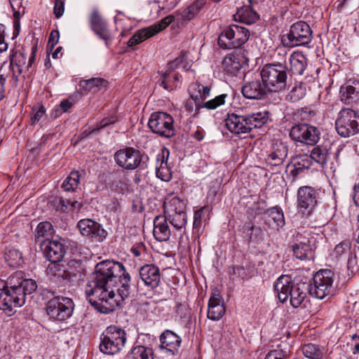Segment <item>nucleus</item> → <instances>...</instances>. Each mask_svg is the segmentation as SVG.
I'll return each mask as SVG.
<instances>
[{"mask_svg": "<svg viewBox=\"0 0 359 359\" xmlns=\"http://www.w3.org/2000/svg\"><path fill=\"white\" fill-rule=\"evenodd\" d=\"M130 282V274L122 263L104 260L96 264L86 294L101 313H109L128 297Z\"/></svg>", "mask_w": 359, "mask_h": 359, "instance_id": "f257e3e1", "label": "nucleus"}, {"mask_svg": "<svg viewBox=\"0 0 359 359\" xmlns=\"http://www.w3.org/2000/svg\"><path fill=\"white\" fill-rule=\"evenodd\" d=\"M36 288V281L24 278L22 271L13 273L6 281L0 280V310L13 313L14 308L25 304L27 295L32 294Z\"/></svg>", "mask_w": 359, "mask_h": 359, "instance_id": "f03ea898", "label": "nucleus"}, {"mask_svg": "<svg viewBox=\"0 0 359 359\" xmlns=\"http://www.w3.org/2000/svg\"><path fill=\"white\" fill-rule=\"evenodd\" d=\"M274 290L282 303L290 297L293 308L299 307L307 297L309 286L305 283H294L290 276H280L274 283Z\"/></svg>", "mask_w": 359, "mask_h": 359, "instance_id": "7ed1b4c3", "label": "nucleus"}, {"mask_svg": "<svg viewBox=\"0 0 359 359\" xmlns=\"http://www.w3.org/2000/svg\"><path fill=\"white\" fill-rule=\"evenodd\" d=\"M269 112L259 111L245 115L228 114L225 118V126L232 133L241 135L250 133L253 128L263 126L268 121Z\"/></svg>", "mask_w": 359, "mask_h": 359, "instance_id": "20e7f679", "label": "nucleus"}, {"mask_svg": "<svg viewBox=\"0 0 359 359\" xmlns=\"http://www.w3.org/2000/svg\"><path fill=\"white\" fill-rule=\"evenodd\" d=\"M288 67L282 65H265L260 72L262 81L268 90L281 92L287 86Z\"/></svg>", "mask_w": 359, "mask_h": 359, "instance_id": "39448f33", "label": "nucleus"}, {"mask_svg": "<svg viewBox=\"0 0 359 359\" xmlns=\"http://www.w3.org/2000/svg\"><path fill=\"white\" fill-rule=\"evenodd\" d=\"M126 342V333L116 326H109L101 337L100 350L107 355L118 353Z\"/></svg>", "mask_w": 359, "mask_h": 359, "instance_id": "423d86ee", "label": "nucleus"}, {"mask_svg": "<svg viewBox=\"0 0 359 359\" xmlns=\"http://www.w3.org/2000/svg\"><path fill=\"white\" fill-rule=\"evenodd\" d=\"M114 160L120 167L126 170H144L147 168L149 157L139 150L127 147L117 151L114 154Z\"/></svg>", "mask_w": 359, "mask_h": 359, "instance_id": "0eeeda50", "label": "nucleus"}, {"mask_svg": "<svg viewBox=\"0 0 359 359\" xmlns=\"http://www.w3.org/2000/svg\"><path fill=\"white\" fill-rule=\"evenodd\" d=\"M312 40V30L304 21L293 23L289 33L281 38L282 43L287 48L308 45Z\"/></svg>", "mask_w": 359, "mask_h": 359, "instance_id": "6e6552de", "label": "nucleus"}, {"mask_svg": "<svg viewBox=\"0 0 359 359\" xmlns=\"http://www.w3.org/2000/svg\"><path fill=\"white\" fill-rule=\"evenodd\" d=\"M313 283L309 289V293L320 299L332 295L335 290L333 287L334 273L330 269L318 271L313 276Z\"/></svg>", "mask_w": 359, "mask_h": 359, "instance_id": "1a4fd4ad", "label": "nucleus"}, {"mask_svg": "<svg viewBox=\"0 0 359 359\" xmlns=\"http://www.w3.org/2000/svg\"><path fill=\"white\" fill-rule=\"evenodd\" d=\"M249 36L248 29L237 25H231L220 34L218 44L223 48H237L247 42Z\"/></svg>", "mask_w": 359, "mask_h": 359, "instance_id": "9d476101", "label": "nucleus"}, {"mask_svg": "<svg viewBox=\"0 0 359 359\" xmlns=\"http://www.w3.org/2000/svg\"><path fill=\"white\" fill-rule=\"evenodd\" d=\"M337 133L348 137L359 133V114L350 108H344L338 114L335 121Z\"/></svg>", "mask_w": 359, "mask_h": 359, "instance_id": "9b49d317", "label": "nucleus"}, {"mask_svg": "<svg viewBox=\"0 0 359 359\" xmlns=\"http://www.w3.org/2000/svg\"><path fill=\"white\" fill-rule=\"evenodd\" d=\"M74 304L72 299L57 296L50 299L46 304L48 316L57 321L63 322L69 319L73 313Z\"/></svg>", "mask_w": 359, "mask_h": 359, "instance_id": "f8f14e48", "label": "nucleus"}, {"mask_svg": "<svg viewBox=\"0 0 359 359\" xmlns=\"http://www.w3.org/2000/svg\"><path fill=\"white\" fill-rule=\"evenodd\" d=\"M173 122V118L169 114L156 111L151 114L148 126L153 133L169 138L175 135Z\"/></svg>", "mask_w": 359, "mask_h": 359, "instance_id": "ddd939ff", "label": "nucleus"}, {"mask_svg": "<svg viewBox=\"0 0 359 359\" xmlns=\"http://www.w3.org/2000/svg\"><path fill=\"white\" fill-rule=\"evenodd\" d=\"M318 128L306 123L296 124L290 131V137L294 141L307 145H315L320 140Z\"/></svg>", "mask_w": 359, "mask_h": 359, "instance_id": "4468645a", "label": "nucleus"}, {"mask_svg": "<svg viewBox=\"0 0 359 359\" xmlns=\"http://www.w3.org/2000/svg\"><path fill=\"white\" fill-rule=\"evenodd\" d=\"M175 17L170 15L162 19L157 24L141 29L137 31L128 42V46L133 47L144 40L156 35L161 31L165 29L171 22L175 20Z\"/></svg>", "mask_w": 359, "mask_h": 359, "instance_id": "2eb2a0df", "label": "nucleus"}, {"mask_svg": "<svg viewBox=\"0 0 359 359\" xmlns=\"http://www.w3.org/2000/svg\"><path fill=\"white\" fill-rule=\"evenodd\" d=\"M318 193L313 187L305 186L298 190L297 201L299 211L305 215H310L315 209Z\"/></svg>", "mask_w": 359, "mask_h": 359, "instance_id": "dca6fc26", "label": "nucleus"}, {"mask_svg": "<svg viewBox=\"0 0 359 359\" xmlns=\"http://www.w3.org/2000/svg\"><path fill=\"white\" fill-rule=\"evenodd\" d=\"M77 226L83 236L88 237L95 242L103 241L107 235V232L100 224L90 219L80 220Z\"/></svg>", "mask_w": 359, "mask_h": 359, "instance_id": "f3484780", "label": "nucleus"}, {"mask_svg": "<svg viewBox=\"0 0 359 359\" xmlns=\"http://www.w3.org/2000/svg\"><path fill=\"white\" fill-rule=\"evenodd\" d=\"M90 26L92 31L108 45L111 34L107 22L102 18L97 9H93L89 15Z\"/></svg>", "mask_w": 359, "mask_h": 359, "instance_id": "a211bd4d", "label": "nucleus"}, {"mask_svg": "<svg viewBox=\"0 0 359 359\" xmlns=\"http://www.w3.org/2000/svg\"><path fill=\"white\" fill-rule=\"evenodd\" d=\"M41 249L50 264L60 262L66 254L65 245L59 241H43Z\"/></svg>", "mask_w": 359, "mask_h": 359, "instance_id": "6ab92c4d", "label": "nucleus"}, {"mask_svg": "<svg viewBox=\"0 0 359 359\" xmlns=\"http://www.w3.org/2000/svg\"><path fill=\"white\" fill-rule=\"evenodd\" d=\"M159 347L161 351L169 355H174L178 353L182 343V339L174 332L166 330L159 337Z\"/></svg>", "mask_w": 359, "mask_h": 359, "instance_id": "aec40b11", "label": "nucleus"}, {"mask_svg": "<svg viewBox=\"0 0 359 359\" xmlns=\"http://www.w3.org/2000/svg\"><path fill=\"white\" fill-rule=\"evenodd\" d=\"M170 151L163 147L156 156V175L164 182H169L172 178V172L168 165Z\"/></svg>", "mask_w": 359, "mask_h": 359, "instance_id": "412c9836", "label": "nucleus"}, {"mask_svg": "<svg viewBox=\"0 0 359 359\" xmlns=\"http://www.w3.org/2000/svg\"><path fill=\"white\" fill-rule=\"evenodd\" d=\"M266 88L258 79L247 81L241 88L243 95L249 100H262L266 95Z\"/></svg>", "mask_w": 359, "mask_h": 359, "instance_id": "4be33fe9", "label": "nucleus"}, {"mask_svg": "<svg viewBox=\"0 0 359 359\" xmlns=\"http://www.w3.org/2000/svg\"><path fill=\"white\" fill-rule=\"evenodd\" d=\"M287 147L285 143L280 141L274 142L271 151L266 159L267 164L272 166L283 165L287 156Z\"/></svg>", "mask_w": 359, "mask_h": 359, "instance_id": "5701e85b", "label": "nucleus"}, {"mask_svg": "<svg viewBox=\"0 0 359 359\" xmlns=\"http://www.w3.org/2000/svg\"><path fill=\"white\" fill-rule=\"evenodd\" d=\"M224 300L219 294L214 293L208 301L207 316L212 320H219L225 313Z\"/></svg>", "mask_w": 359, "mask_h": 359, "instance_id": "b1692460", "label": "nucleus"}, {"mask_svg": "<svg viewBox=\"0 0 359 359\" xmlns=\"http://www.w3.org/2000/svg\"><path fill=\"white\" fill-rule=\"evenodd\" d=\"M140 276L144 283L154 288L157 287L160 282L159 269L154 264H146L142 266L139 271Z\"/></svg>", "mask_w": 359, "mask_h": 359, "instance_id": "393cba45", "label": "nucleus"}, {"mask_svg": "<svg viewBox=\"0 0 359 359\" xmlns=\"http://www.w3.org/2000/svg\"><path fill=\"white\" fill-rule=\"evenodd\" d=\"M339 97L345 104H351L359 100V81L347 83L340 88Z\"/></svg>", "mask_w": 359, "mask_h": 359, "instance_id": "a878e982", "label": "nucleus"}, {"mask_svg": "<svg viewBox=\"0 0 359 359\" xmlns=\"http://www.w3.org/2000/svg\"><path fill=\"white\" fill-rule=\"evenodd\" d=\"M172 233L168 221L163 215L156 216L154 220L153 234L154 238L160 241H167Z\"/></svg>", "mask_w": 359, "mask_h": 359, "instance_id": "bb28decb", "label": "nucleus"}, {"mask_svg": "<svg viewBox=\"0 0 359 359\" xmlns=\"http://www.w3.org/2000/svg\"><path fill=\"white\" fill-rule=\"evenodd\" d=\"M163 216L172 226L173 229L176 230V231H173L172 232L174 236H179L180 237V241H179L180 243L182 235L186 231V224L187 222V213L165 214Z\"/></svg>", "mask_w": 359, "mask_h": 359, "instance_id": "cd10ccee", "label": "nucleus"}, {"mask_svg": "<svg viewBox=\"0 0 359 359\" xmlns=\"http://www.w3.org/2000/svg\"><path fill=\"white\" fill-rule=\"evenodd\" d=\"M174 70L168 69L161 74V78L158 81L160 86L168 91H172L180 86V76L177 73H173Z\"/></svg>", "mask_w": 359, "mask_h": 359, "instance_id": "c85d7f7f", "label": "nucleus"}, {"mask_svg": "<svg viewBox=\"0 0 359 359\" xmlns=\"http://www.w3.org/2000/svg\"><path fill=\"white\" fill-rule=\"evenodd\" d=\"M233 19L236 21L251 25L259 19V15L249 4L238 8L237 12L233 15Z\"/></svg>", "mask_w": 359, "mask_h": 359, "instance_id": "c756f323", "label": "nucleus"}, {"mask_svg": "<svg viewBox=\"0 0 359 359\" xmlns=\"http://www.w3.org/2000/svg\"><path fill=\"white\" fill-rule=\"evenodd\" d=\"M289 70L294 74L302 75L306 66V58L300 52H294L289 56Z\"/></svg>", "mask_w": 359, "mask_h": 359, "instance_id": "7c9ffc66", "label": "nucleus"}, {"mask_svg": "<svg viewBox=\"0 0 359 359\" xmlns=\"http://www.w3.org/2000/svg\"><path fill=\"white\" fill-rule=\"evenodd\" d=\"M81 176V172L78 170L72 171L64 180L61 188L65 191H76L79 188Z\"/></svg>", "mask_w": 359, "mask_h": 359, "instance_id": "2f4dec72", "label": "nucleus"}, {"mask_svg": "<svg viewBox=\"0 0 359 359\" xmlns=\"http://www.w3.org/2000/svg\"><path fill=\"white\" fill-rule=\"evenodd\" d=\"M294 255L299 259H310L313 257V250L309 242L301 241L292 247Z\"/></svg>", "mask_w": 359, "mask_h": 359, "instance_id": "473e14b6", "label": "nucleus"}, {"mask_svg": "<svg viewBox=\"0 0 359 359\" xmlns=\"http://www.w3.org/2000/svg\"><path fill=\"white\" fill-rule=\"evenodd\" d=\"M54 233V229L52 224L49 222H40L35 231L34 237L36 241H50L48 238Z\"/></svg>", "mask_w": 359, "mask_h": 359, "instance_id": "72a5a7b5", "label": "nucleus"}, {"mask_svg": "<svg viewBox=\"0 0 359 359\" xmlns=\"http://www.w3.org/2000/svg\"><path fill=\"white\" fill-rule=\"evenodd\" d=\"M294 168L292 170L293 175L299 174L302 170L309 169L313 161L311 155L306 154H298L294 158Z\"/></svg>", "mask_w": 359, "mask_h": 359, "instance_id": "f704fd0d", "label": "nucleus"}, {"mask_svg": "<svg viewBox=\"0 0 359 359\" xmlns=\"http://www.w3.org/2000/svg\"><path fill=\"white\" fill-rule=\"evenodd\" d=\"M165 214H178L186 212V205L182 200L178 197H172L165 201L163 205Z\"/></svg>", "mask_w": 359, "mask_h": 359, "instance_id": "c9c22d12", "label": "nucleus"}, {"mask_svg": "<svg viewBox=\"0 0 359 359\" xmlns=\"http://www.w3.org/2000/svg\"><path fill=\"white\" fill-rule=\"evenodd\" d=\"M306 95V86L302 82H296L286 95V100L296 102L302 100Z\"/></svg>", "mask_w": 359, "mask_h": 359, "instance_id": "e433bc0d", "label": "nucleus"}, {"mask_svg": "<svg viewBox=\"0 0 359 359\" xmlns=\"http://www.w3.org/2000/svg\"><path fill=\"white\" fill-rule=\"evenodd\" d=\"M312 161H315L319 165H325L329 158L328 150L325 147H316L313 148L310 154Z\"/></svg>", "mask_w": 359, "mask_h": 359, "instance_id": "4c0bfd02", "label": "nucleus"}, {"mask_svg": "<svg viewBox=\"0 0 359 359\" xmlns=\"http://www.w3.org/2000/svg\"><path fill=\"white\" fill-rule=\"evenodd\" d=\"M248 59L243 54H237L236 55H233L229 57H225L224 60V63L226 65L231 63L233 67L231 69H229V71L233 72L241 69L243 65L248 64Z\"/></svg>", "mask_w": 359, "mask_h": 359, "instance_id": "58836bf2", "label": "nucleus"}, {"mask_svg": "<svg viewBox=\"0 0 359 359\" xmlns=\"http://www.w3.org/2000/svg\"><path fill=\"white\" fill-rule=\"evenodd\" d=\"M302 353L309 359H322L324 354L323 351L313 344H305L302 347Z\"/></svg>", "mask_w": 359, "mask_h": 359, "instance_id": "ea45409f", "label": "nucleus"}, {"mask_svg": "<svg viewBox=\"0 0 359 359\" xmlns=\"http://www.w3.org/2000/svg\"><path fill=\"white\" fill-rule=\"evenodd\" d=\"M288 54L289 50L287 49V46L283 45L282 47L277 48L273 53V58L275 61L273 63H269V65H282L284 67H288L287 65Z\"/></svg>", "mask_w": 359, "mask_h": 359, "instance_id": "a19ab883", "label": "nucleus"}, {"mask_svg": "<svg viewBox=\"0 0 359 359\" xmlns=\"http://www.w3.org/2000/svg\"><path fill=\"white\" fill-rule=\"evenodd\" d=\"M46 271L48 274L68 280L69 276L66 272V264H60V262L50 264Z\"/></svg>", "mask_w": 359, "mask_h": 359, "instance_id": "79ce46f5", "label": "nucleus"}, {"mask_svg": "<svg viewBox=\"0 0 359 359\" xmlns=\"http://www.w3.org/2000/svg\"><path fill=\"white\" fill-rule=\"evenodd\" d=\"M266 215L273 221L277 227L285 224V217L282 209L278 206L266 210Z\"/></svg>", "mask_w": 359, "mask_h": 359, "instance_id": "37998d69", "label": "nucleus"}, {"mask_svg": "<svg viewBox=\"0 0 359 359\" xmlns=\"http://www.w3.org/2000/svg\"><path fill=\"white\" fill-rule=\"evenodd\" d=\"M169 70H175L177 68H182L184 70H189L191 68V65L187 61V58L186 57V54L184 52H181V54L179 57L175 59L173 61L170 62L168 65Z\"/></svg>", "mask_w": 359, "mask_h": 359, "instance_id": "c03bdc74", "label": "nucleus"}, {"mask_svg": "<svg viewBox=\"0 0 359 359\" xmlns=\"http://www.w3.org/2000/svg\"><path fill=\"white\" fill-rule=\"evenodd\" d=\"M106 81L100 78H92L90 79L84 81L81 83V86L83 90L87 91L96 92L100 90L102 86H104Z\"/></svg>", "mask_w": 359, "mask_h": 359, "instance_id": "a18cd8bd", "label": "nucleus"}, {"mask_svg": "<svg viewBox=\"0 0 359 359\" xmlns=\"http://www.w3.org/2000/svg\"><path fill=\"white\" fill-rule=\"evenodd\" d=\"M151 348L144 346H137L132 350V355L135 359H153Z\"/></svg>", "mask_w": 359, "mask_h": 359, "instance_id": "49530a36", "label": "nucleus"}, {"mask_svg": "<svg viewBox=\"0 0 359 359\" xmlns=\"http://www.w3.org/2000/svg\"><path fill=\"white\" fill-rule=\"evenodd\" d=\"M27 57L25 53L17 51L13 55V58L11 61V65H16L18 67V72H22V67L26 65Z\"/></svg>", "mask_w": 359, "mask_h": 359, "instance_id": "de8ad7c7", "label": "nucleus"}, {"mask_svg": "<svg viewBox=\"0 0 359 359\" xmlns=\"http://www.w3.org/2000/svg\"><path fill=\"white\" fill-rule=\"evenodd\" d=\"M226 97V94H222L216 96L215 98L205 102L202 107L206 108L208 109H215L225 103Z\"/></svg>", "mask_w": 359, "mask_h": 359, "instance_id": "09e8293b", "label": "nucleus"}, {"mask_svg": "<svg viewBox=\"0 0 359 359\" xmlns=\"http://www.w3.org/2000/svg\"><path fill=\"white\" fill-rule=\"evenodd\" d=\"M347 266L352 271L359 270V247L354 248L353 254L348 259Z\"/></svg>", "mask_w": 359, "mask_h": 359, "instance_id": "8fccbe9b", "label": "nucleus"}, {"mask_svg": "<svg viewBox=\"0 0 359 359\" xmlns=\"http://www.w3.org/2000/svg\"><path fill=\"white\" fill-rule=\"evenodd\" d=\"M80 264L75 260H71L66 264V272L69 276L68 280L76 277L80 273Z\"/></svg>", "mask_w": 359, "mask_h": 359, "instance_id": "3c124183", "label": "nucleus"}, {"mask_svg": "<svg viewBox=\"0 0 359 359\" xmlns=\"http://www.w3.org/2000/svg\"><path fill=\"white\" fill-rule=\"evenodd\" d=\"M351 250V243L349 241H343L337 245L333 251V255L337 258L341 257L344 254H346Z\"/></svg>", "mask_w": 359, "mask_h": 359, "instance_id": "603ef678", "label": "nucleus"}, {"mask_svg": "<svg viewBox=\"0 0 359 359\" xmlns=\"http://www.w3.org/2000/svg\"><path fill=\"white\" fill-rule=\"evenodd\" d=\"M196 15L195 13L189 6L176 12V17L180 18L183 21H189L194 18Z\"/></svg>", "mask_w": 359, "mask_h": 359, "instance_id": "864d4df0", "label": "nucleus"}, {"mask_svg": "<svg viewBox=\"0 0 359 359\" xmlns=\"http://www.w3.org/2000/svg\"><path fill=\"white\" fill-rule=\"evenodd\" d=\"M46 113V109L43 106H41L38 109H33V114L31 117V124L35 125L38 122H39L43 117L44 116Z\"/></svg>", "mask_w": 359, "mask_h": 359, "instance_id": "5fc2aeb1", "label": "nucleus"}, {"mask_svg": "<svg viewBox=\"0 0 359 359\" xmlns=\"http://www.w3.org/2000/svg\"><path fill=\"white\" fill-rule=\"evenodd\" d=\"M117 118L116 116H110L109 117L104 118L97 126L92 130L91 133L99 130L110 124L116 123Z\"/></svg>", "mask_w": 359, "mask_h": 359, "instance_id": "6e6d98bb", "label": "nucleus"}, {"mask_svg": "<svg viewBox=\"0 0 359 359\" xmlns=\"http://www.w3.org/2000/svg\"><path fill=\"white\" fill-rule=\"evenodd\" d=\"M70 201L68 199H64L62 198H58L55 200V206L56 209L61 212H67L69 210Z\"/></svg>", "mask_w": 359, "mask_h": 359, "instance_id": "4d7b16f0", "label": "nucleus"}, {"mask_svg": "<svg viewBox=\"0 0 359 359\" xmlns=\"http://www.w3.org/2000/svg\"><path fill=\"white\" fill-rule=\"evenodd\" d=\"M65 2V0H55L53 12L57 18H60L64 13Z\"/></svg>", "mask_w": 359, "mask_h": 359, "instance_id": "13d9d810", "label": "nucleus"}, {"mask_svg": "<svg viewBox=\"0 0 359 359\" xmlns=\"http://www.w3.org/2000/svg\"><path fill=\"white\" fill-rule=\"evenodd\" d=\"M8 49V44L5 41V26L0 23V53Z\"/></svg>", "mask_w": 359, "mask_h": 359, "instance_id": "bf43d9fd", "label": "nucleus"}, {"mask_svg": "<svg viewBox=\"0 0 359 359\" xmlns=\"http://www.w3.org/2000/svg\"><path fill=\"white\" fill-rule=\"evenodd\" d=\"M6 258L7 260H15L18 263L22 259V254L16 250H10L6 253Z\"/></svg>", "mask_w": 359, "mask_h": 359, "instance_id": "052dcab7", "label": "nucleus"}, {"mask_svg": "<svg viewBox=\"0 0 359 359\" xmlns=\"http://www.w3.org/2000/svg\"><path fill=\"white\" fill-rule=\"evenodd\" d=\"M205 4L206 0H196L189 6L197 15Z\"/></svg>", "mask_w": 359, "mask_h": 359, "instance_id": "680f3d73", "label": "nucleus"}, {"mask_svg": "<svg viewBox=\"0 0 359 359\" xmlns=\"http://www.w3.org/2000/svg\"><path fill=\"white\" fill-rule=\"evenodd\" d=\"M58 40H59V32H58V31H56V30L52 31L50 32V36H49L48 46L50 48H53L54 46L57 43Z\"/></svg>", "mask_w": 359, "mask_h": 359, "instance_id": "e2e57ef3", "label": "nucleus"}, {"mask_svg": "<svg viewBox=\"0 0 359 359\" xmlns=\"http://www.w3.org/2000/svg\"><path fill=\"white\" fill-rule=\"evenodd\" d=\"M284 353L281 350H273L269 352L265 359H283Z\"/></svg>", "mask_w": 359, "mask_h": 359, "instance_id": "0e129e2a", "label": "nucleus"}, {"mask_svg": "<svg viewBox=\"0 0 359 359\" xmlns=\"http://www.w3.org/2000/svg\"><path fill=\"white\" fill-rule=\"evenodd\" d=\"M72 106V102L68 100H64L61 102L57 108L55 109L56 111H60L61 113L67 112Z\"/></svg>", "mask_w": 359, "mask_h": 359, "instance_id": "69168bd1", "label": "nucleus"}, {"mask_svg": "<svg viewBox=\"0 0 359 359\" xmlns=\"http://www.w3.org/2000/svg\"><path fill=\"white\" fill-rule=\"evenodd\" d=\"M198 91L201 94V98L204 100L210 95V88L207 86H205L199 84L198 85Z\"/></svg>", "mask_w": 359, "mask_h": 359, "instance_id": "338daca9", "label": "nucleus"}, {"mask_svg": "<svg viewBox=\"0 0 359 359\" xmlns=\"http://www.w3.org/2000/svg\"><path fill=\"white\" fill-rule=\"evenodd\" d=\"M202 214H203L202 210H196L194 212V223H193L194 228H197L201 225Z\"/></svg>", "mask_w": 359, "mask_h": 359, "instance_id": "774afa93", "label": "nucleus"}]
</instances>
